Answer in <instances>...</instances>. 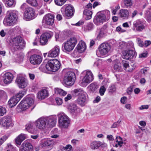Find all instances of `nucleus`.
Segmentation results:
<instances>
[{"mask_svg":"<svg viewBox=\"0 0 151 151\" xmlns=\"http://www.w3.org/2000/svg\"><path fill=\"white\" fill-rule=\"evenodd\" d=\"M56 121L52 116L41 117L37 120L35 122L36 127L40 129L54 127Z\"/></svg>","mask_w":151,"mask_h":151,"instance_id":"1","label":"nucleus"},{"mask_svg":"<svg viewBox=\"0 0 151 151\" xmlns=\"http://www.w3.org/2000/svg\"><path fill=\"white\" fill-rule=\"evenodd\" d=\"M110 12L107 10L98 14L94 19V22L98 25L108 21L110 17Z\"/></svg>","mask_w":151,"mask_h":151,"instance_id":"2","label":"nucleus"},{"mask_svg":"<svg viewBox=\"0 0 151 151\" xmlns=\"http://www.w3.org/2000/svg\"><path fill=\"white\" fill-rule=\"evenodd\" d=\"M18 12L17 11L12 10L8 11L6 17L4 21V24L6 26H13L17 21V18Z\"/></svg>","mask_w":151,"mask_h":151,"instance_id":"3","label":"nucleus"},{"mask_svg":"<svg viewBox=\"0 0 151 151\" xmlns=\"http://www.w3.org/2000/svg\"><path fill=\"white\" fill-rule=\"evenodd\" d=\"M77 41V39L75 37H71L63 44L62 48L63 51L66 52L72 51L76 44Z\"/></svg>","mask_w":151,"mask_h":151,"instance_id":"4","label":"nucleus"},{"mask_svg":"<svg viewBox=\"0 0 151 151\" xmlns=\"http://www.w3.org/2000/svg\"><path fill=\"white\" fill-rule=\"evenodd\" d=\"M60 66V61L56 59L49 60L46 65L45 68L47 70L50 71L55 72L57 71Z\"/></svg>","mask_w":151,"mask_h":151,"instance_id":"5","label":"nucleus"},{"mask_svg":"<svg viewBox=\"0 0 151 151\" xmlns=\"http://www.w3.org/2000/svg\"><path fill=\"white\" fill-rule=\"evenodd\" d=\"M12 47L15 50L23 49L25 46V42L20 36L14 38L12 39Z\"/></svg>","mask_w":151,"mask_h":151,"instance_id":"6","label":"nucleus"},{"mask_svg":"<svg viewBox=\"0 0 151 151\" xmlns=\"http://www.w3.org/2000/svg\"><path fill=\"white\" fill-rule=\"evenodd\" d=\"M27 5L26 4H23L21 6V8L24 10L25 9L24 13V18L27 21L30 20L35 18L36 16L35 12L32 8L28 7L26 8Z\"/></svg>","mask_w":151,"mask_h":151,"instance_id":"7","label":"nucleus"},{"mask_svg":"<svg viewBox=\"0 0 151 151\" xmlns=\"http://www.w3.org/2000/svg\"><path fill=\"white\" fill-rule=\"evenodd\" d=\"M34 103V101L31 97L24 98L18 106V107L22 110H25L28 109Z\"/></svg>","mask_w":151,"mask_h":151,"instance_id":"8","label":"nucleus"},{"mask_svg":"<svg viewBox=\"0 0 151 151\" xmlns=\"http://www.w3.org/2000/svg\"><path fill=\"white\" fill-rule=\"evenodd\" d=\"M26 93L25 89L20 91L19 93L11 98L8 101V103L11 107H13L18 103L21 99Z\"/></svg>","mask_w":151,"mask_h":151,"instance_id":"9","label":"nucleus"},{"mask_svg":"<svg viewBox=\"0 0 151 151\" xmlns=\"http://www.w3.org/2000/svg\"><path fill=\"white\" fill-rule=\"evenodd\" d=\"M60 126L62 128H66L70 124V120L68 117L63 113H61L58 116Z\"/></svg>","mask_w":151,"mask_h":151,"instance_id":"10","label":"nucleus"},{"mask_svg":"<svg viewBox=\"0 0 151 151\" xmlns=\"http://www.w3.org/2000/svg\"><path fill=\"white\" fill-rule=\"evenodd\" d=\"M75 79V74L73 72H68L64 77V82L66 85L71 86L74 84Z\"/></svg>","mask_w":151,"mask_h":151,"instance_id":"11","label":"nucleus"},{"mask_svg":"<svg viewBox=\"0 0 151 151\" xmlns=\"http://www.w3.org/2000/svg\"><path fill=\"white\" fill-rule=\"evenodd\" d=\"M111 49L110 45L108 43H104L99 47L97 54L98 56L101 57L106 54Z\"/></svg>","mask_w":151,"mask_h":151,"instance_id":"12","label":"nucleus"},{"mask_svg":"<svg viewBox=\"0 0 151 151\" xmlns=\"http://www.w3.org/2000/svg\"><path fill=\"white\" fill-rule=\"evenodd\" d=\"M93 76L92 72L89 71H87L85 76L83 78L81 83V85L85 87L90 83L93 79Z\"/></svg>","mask_w":151,"mask_h":151,"instance_id":"13","label":"nucleus"},{"mask_svg":"<svg viewBox=\"0 0 151 151\" xmlns=\"http://www.w3.org/2000/svg\"><path fill=\"white\" fill-rule=\"evenodd\" d=\"M53 35L51 32H45L42 34L40 38V42L42 45H45L47 44L49 40L50 39Z\"/></svg>","mask_w":151,"mask_h":151,"instance_id":"14","label":"nucleus"},{"mask_svg":"<svg viewBox=\"0 0 151 151\" xmlns=\"http://www.w3.org/2000/svg\"><path fill=\"white\" fill-rule=\"evenodd\" d=\"M54 16L50 14H46L43 19L42 23L43 25H52L54 23Z\"/></svg>","mask_w":151,"mask_h":151,"instance_id":"15","label":"nucleus"},{"mask_svg":"<svg viewBox=\"0 0 151 151\" xmlns=\"http://www.w3.org/2000/svg\"><path fill=\"white\" fill-rule=\"evenodd\" d=\"M16 82L19 87L22 88H25L28 84V81L27 79L20 76H17L16 80Z\"/></svg>","mask_w":151,"mask_h":151,"instance_id":"16","label":"nucleus"},{"mask_svg":"<svg viewBox=\"0 0 151 151\" xmlns=\"http://www.w3.org/2000/svg\"><path fill=\"white\" fill-rule=\"evenodd\" d=\"M145 22L144 19H138L134 22L133 25L137 31H142L145 28L144 25Z\"/></svg>","mask_w":151,"mask_h":151,"instance_id":"17","label":"nucleus"},{"mask_svg":"<svg viewBox=\"0 0 151 151\" xmlns=\"http://www.w3.org/2000/svg\"><path fill=\"white\" fill-rule=\"evenodd\" d=\"M2 123L3 126L6 129L10 127H12L13 125L12 119L9 116H4L2 118Z\"/></svg>","mask_w":151,"mask_h":151,"instance_id":"18","label":"nucleus"},{"mask_svg":"<svg viewBox=\"0 0 151 151\" xmlns=\"http://www.w3.org/2000/svg\"><path fill=\"white\" fill-rule=\"evenodd\" d=\"M42 60L41 57L37 55H32L29 59L30 63L34 65L39 64L42 62Z\"/></svg>","mask_w":151,"mask_h":151,"instance_id":"19","label":"nucleus"},{"mask_svg":"<svg viewBox=\"0 0 151 151\" xmlns=\"http://www.w3.org/2000/svg\"><path fill=\"white\" fill-rule=\"evenodd\" d=\"M33 147L31 144L27 142L24 141L19 151H33Z\"/></svg>","mask_w":151,"mask_h":151,"instance_id":"20","label":"nucleus"},{"mask_svg":"<svg viewBox=\"0 0 151 151\" xmlns=\"http://www.w3.org/2000/svg\"><path fill=\"white\" fill-rule=\"evenodd\" d=\"M13 78L14 76L12 73L7 72L3 76V81L4 83L8 84L12 82Z\"/></svg>","mask_w":151,"mask_h":151,"instance_id":"21","label":"nucleus"},{"mask_svg":"<svg viewBox=\"0 0 151 151\" xmlns=\"http://www.w3.org/2000/svg\"><path fill=\"white\" fill-rule=\"evenodd\" d=\"M59 52V47L56 46L49 52L47 56L50 57H56L58 55Z\"/></svg>","mask_w":151,"mask_h":151,"instance_id":"22","label":"nucleus"},{"mask_svg":"<svg viewBox=\"0 0 151 151\" xmlns=\"http://www.w3.org/2000/svg\"><path fill=\"white\" fill-rule=\"evenodd\" d=\"M123 58L127 60L131 59L133 58L135 55L134 52L132 50L123 51Z\"/></svg>","mask_w":151,"mask_h":151,"instance_id":"23","label":"nucleus"},{"mask_svg":"<svg viewBox=\"0 0 151 151\" xmlns=\"http://www.w3.org/2000/svg\"><path fill=\"white\" fill-rule=\"evenodd\" d=\"M53 142L46 139H43L41 140L40 145L43 148H48L49 149H51Z\"/></svg>","mask_w":151,"mask_h":151,"instance_id":"24","label":"nucleus"},{"mask_svg":"<svg viewBox=\"0 0 151 151\" xmlns=\"http://www.w3.org/2000/svg\"><path fill=\"white\" fill-rule=\"evenodd\" d=\"M64 16L66 17L70 18L73 14L74 8L70 6H67L65 8Z\"/></svg>","mask_w":151,"mask_h":151,"instance_id":"25","label":"nucleus"},{"mask_svg":"<svg viewBox=\"0 0 151 151\" xmlns=\"http://www.w3.org/2000/svg\"><path fill=\"white\" fill-rule=\"evenodd\" d=\"M48 96L47 91L45 89H42L38 93L37 97L38 99L42 100L48 97Z\"/></svg>","mask_w":151,"mask_h":151,"instance_id":"26","label":"nucleus"},{"mask_svg":"<svg viewBox=\"0 0 151 151\" xmlns=\"http://www.w3.org/2000/svg\"><path fill=\"white\" fill-rule=\"evenodd\" d=\"M78 52L81 53L83 52L86 48V46L84 42L80 41L76 47Z\"/></svg>","mask_w":151,"mask_h":151,"instance_id":"27","label":"nucleus"},{"mask_svg":"<svg viewBox=\"0 0 151 151\" xmlns=\"http://www.w3.org/2000/svg\"><path fill=\"white\" fill-rule=\"evenodd\" d=\"M86 101V96L85 95H81V96L78 97L76 102L77 103L81 106L85 105Z\"/></svg>","mask_w":151,"mask_h":151,"instance_id":"28","label":"nucleus"},{"mask_svg":"<svg viewBox=\"0 0 151 151\" xmlns=\"http://www.w3.org/2000/svg\"><path fill=\"white\" fill-rule=\"evenodd\" d=\"M119 15L121 17L124 19L128 18L129 15V13L127 9H121L119 13Z\"/></svg>","mask_w":151,"mask_h":151,"instance_id":"29","label":"nucleus"},{"mask_svg":"<svg viewBox=\"0 0 151 151\" xmlns=\"http://www.w3.org/2000/svg\"><path fill=\"white\" fill-rule=\"evenodd\" d=\"M26 138V135L24 134H20L16 138L15 141L16 143L20 145L21 142Z\"/></svg>","mask_w":151,"mask_h":151,"instance_id":"30","label":"nucleus"},{"mask_svg":"<svg viewBox=\"0 0 151 151\" xmlns=\"http://www.w3.org/2000/svg\"><path fill=\"white\" fill-rule=\"evenodd\" d=\"M101 145L100 142L93 141L91 142L90 147L92 150H95L98 149Z\"/></svg>","mask_w":151,"mask_h":151,"instance_id":"31","label":"nucleus"},{"mask_svg":"<svg viewBox=\"0 0 151 151\" xmlns=\"http://www.w3.org/2000/svg\"><path fill=\"white\" fill-rule=\"evenodd\" d=\"M68 109L71 113L73 114H74L76 112L77 106L74 104H71L69 105Z\"/></svg>","mask_w":151,"mask_h":151,"instance_id":"32","label":"nucleus"},{"mask_svg":"<svg viewBox=\"0 0 151 151\" xmlns=\"http://www.w3.org/2000/svg\"><path fill=\"white\" fill-rule=\"evenodd\" d=\"M83 14L86 16L85 18L87 20H89L91 18L92 14V11L88 10L87 9H85L83 12Z\"/></svg>","mask_w":151,"mask_h":151,"instance_id":"33","label":"nucleus"},{"mask_svg":"<svg viewBox=\"0 0 151 151\" xmlns=\"http://www.w3.org/2000/svg\"><path fill=\"white\" fill-rule=\"evenodd\" d=\"M73 94L75 96L79 97L81 95H85L84 94V91L81 88L76 89L73 91Z\"/></svg>","mask_w":151,"mask_h":151,"instance_id":"34","label":"nucleus"},{"mask_svg":"<svg viewBox=\"0 0 151 151\" xmlns=\"http://www.w3.org/2000/svg\"><path fill=\"white\" fill-rule=\"evenodd\" d=\"M94 25L93 23H88L84 27V30L85 32H88L92 30L94 28Z\"/></svg>","mask_w":151,"mask_h":151,"instance_id":"35","label":"nucleus"},{"mask_svg":"<svg viewBox=\"0 0 151 151\" xmlns=\"http://www.w3.org/2000/svg\"><path fill=\"white\" fill-rule=\"evenodd\" d=\"M6 6L14 7L15 6L16 2L14 0H2Z\"/></svg>","mask_w":151,"mask_h":151,"instance_id":"36","label":"nucleus"},{"mask_svg":"<svg viewBox=\"0 0 151 151\" xmlns=\"http://www.w3.org/2000/svg\"><path fill=\"white\" fill-rule=\"evenodd\" d=\"M89 86L90 90L92 93L96 91L99 88V86L96 83H93L91 84Z\"/></svg>","mask_w":151,"mask_h":151,"instance_id":"37","label":"nucleus"},{"mask_svg":"<svg viewBox=\"0 0 151 151\" xmlns=\"http://www.w3.org/2000/svg\"><path fill=\"white\" fill-rule=\"evenodd\" d=\"M125 7L130 8L132 6L133 2L132 0H123Z\"/></svg>","mask_w":151,"mask_h":151,"instance_id":"38","label":"nucleus"},{"mask_svg":"<svg viewBox=\"0 0 151 151\" xmlns=\"http://www.w3.org/2000/svg\"><path fill=\"white\" fill-rule=\"evenodd\" d=\"M55 93L56 94L62 96H65L67 94V92L63 89L57 88L55 89Z\"/></svg>","mask_w":151,"mask_h":151,"instance_id":"39","label":"nucleus"},{"mask_svg":"<svg viewBox=\"0 0 151 151\" xmlns=\"http://www.w3.org/2000/svg\"><path fill=\"white\" fill-rule=\"evenodd\" d=\"M33 124L31 122H29L26 125L25 129L29 132L30 133L32 132V130L33 129Z\"/></svg>","mask_w":151,"mask_h":151,"instance_id":"40","label":"nucleus"},{"mask_svg":"<svg viewBox=\"0 0 151 151\" xmlns=\"http://www.w3.org/2000/svg\"><path fill=\"white\" fill-rule=\"evenodd\" d=\"M146 19L149 22H151V8L146 11Z\"/></svg>","mask_w":151,"mask_h":151,"instance_id":"41","label":"nucleus"},{"mask_svg":"<svg viewBox=\"0 0 151 151\" xmlns=\"http://www.w3.org/2000/svg\"><path fill=\"white\" fill-rule=\"evenodd\" d=\"M116 142L118 143L119 146L121 147L122 146V144L123 143L122 138L120 136H117L116 137Z\"/></svg>","mask_w":151,"mask_h":151,"instance_id":"42","label":"nucleus"},{"mask_svg":"<svg viewBox=\"0 0 151 151\" xmlns=\"http://www.w3.org/2000/svg\"><path fill=\"white\" fill-rule=\"evenodd\" d=\"M26 2L28 4L33 6H36L37 4L36 0H27Z\"/></svg>","mask_w":151,"mask_h":151,"instance_id":"43","label":"nucleus"},{"mask_svg":"<svg viewBox=\"0 0 151 151\" xmlns=\"http://www.w3.org/2000/svg\"><path fill=\"white\" fill-rule=\"evenodd\" d=\"M6 108L2 106H0V116H3L6 114Z\"/></svg>","mask_w":151,"mask_h":151,"instance_id":"44","label":"nucleus"},{"mask_svg":"<svg viewBox=\"0 0 151 151\" xmlns=\"http://www.w3.org/2000/svg\"><path fill=\"white\" fill-rule=\"evenodd\" d=\"M55 4L58 6H62L66 1V0H54Z\"/></svg>","mask_w":151,"mask_h":151,"instance_id":"45","label":"nucleus"},{"mask_svg":"<svg viewBox=\"0 0 151 151\" xmlns=\"http://www.w3.org/2000/svg\"><path fill=\"white\" fill-rule=\"evenodd\" d=\"M116 88L114 85H111L109 88V93H112L116 91Z\"/></svg>","mask_w":151,"mask_h":151,"instance_id":"46","label":"nucleus"},{"mask_svg":"<svg viewBox=\"0 0 151 151\" xmlns=\"http://www.w3.org/2000/svg\"><path fill=\"white\" fill-rule=\"evenodd\" d=\"M106 90L104 86H101L100 88L99 92L101 96H103Z\"/></svg>","mask_w":151,"mask_h":151,"instance_id":"47","label":"nucleus"},{"mask_svg":"<svg viewBox=\"0 0 151 151\" xmlns=\"http://www.w3.org/2000/svg\"><path fill=\"white\" fill-rule=\"evenodd\" d=\"M134 86L133 85H132L127 88V92L129 95H130L131 94L133 91Z\"/></svg>","mask_w":151,"mask_h":151,"instance_id":"48","label":"nucleus"},{"mask_svg":"<svg viewBox=\"0 0 151 151\" xmlns=\"http://www.w3.org/2000/svg\"><path fill=\"white\" fill-rule=\"evenodd\" d=\"M55 101L58 105H61L63 103V100L61 98H56L55 99Z\"/></svg>","mask_w":151,"mask_h":151,"instance_id":"49","label":"nucleus"},{"mask_svg":"<svg viewBox=\"0 0 151 151\" xmlns=\"http://www.w3.org/2000/svg\"><path fill=\"white\" fill-rule=\"evenodd\" d=\"M134 68H135L134 66H132V65L130 66L129 65L128 67H127L126 70L127 72H131L133 70Z\"/></svg>","mask_w":151,"mask_h":151,"instance_id":"50","label":"nucleus"},{"mask_svg":"<svg viewBox=\"0 0 151 151\" xmlns=\"http://www.w3.org/2000/svg\"><path fill=\"white\" fill-rule=\"evenodd\" d=\"M72 148V146L70 145H68L65 147H63V149L66 151H70Z\"/></svg>","mask_w":151,"mask_h":151,"instance_id":"51","label":"nucleus"},{"mask_svg":"<svg viewBox=\"0 0 151 151\" xmlns=\"http://www.w3.org/2000/svg\"><path fill=\"white\" fill-rule=\"evenodd\" d=\"M122 65L124 67V69L126 70L127 67H128V66H129V64L127 61L124 60L122 61Z\"/></svg>","mask_w":151,"mask_h":151,"instance_id":"52","label":"nucleus"},{"mask_svg":"<svg viewBox=\"0 0 151 151\" xmlns=\"http://www.w3.org/2000/svg\"><path fill=\"white\" fill-rule=\"evenodd\" d=\"M147 52H146L144 53H142L139 55V58H145L147 57Z\"/></svg>","mask_w":151,"mask_h":151,"instance_id":"53","label":"nucleus"},{"mask_svg":"<svg viewBox=\"0 0 151 151\" xmlns=\"http://www.w3.org/2000/svg\"><path fill=\"white\" fill-rule=\"evenodd\" d=\"M137 44L139 45L141 47H142L143 46V43L142 41L139 38H137Z\"/></svg>","mask_w":151,"mask_h":151,"instance_id":"54","label":"nucleus"},{"mask_svg":"<svg viewBox=\"0 0 151 151\" xmlns=\"http://www.w3.org/2000/svg\"><path fill=\"white\" fill-rule=\"evenodd\" d=\"M114 70H116L119 71V70H120L121 67L118 64H116L114 65Z\"/></svg>","mask_w":151,"mask_h":151,"instance_id":"55","label":"nucleus"},{"mask_svg":"<svg viewBox=\"0 0 151 151\" xmlns=\"http://www.w3.org/2000/svg\"><path fill=\"white\" fill-rule=\"evenodd\" d=\"M6 94V93L4 91L2 90H0V100Z\"/></svg>","mask_w":151,"mask_h":151,"instance_id":"56","label":"nucleus"},{"mask_svg":"<svg viewBox=\"0 0 151 151\" xmlns=\"http://www.w3.org/2000/svg\"><path fill=\"white\" fill-rule=\"evenodd\" d=\"M40 40V38L38 37H36L33 42V45H37V43Z\"/></svg>","mask_w":151,"mask_h":151,"instance_id":"57","label":"nucleus"},{"mask_svg":"<svg viewBox=\"0 0 151 151\" xmlns=\"http://www.w3.org/2000/svg\"><path fill=\"white\" fill-rule=\"evenodd\" d=\"M116 30L117 31L120 32V33L124 32H125L126 30L124 29H122L120 27L118 26L116 28Z\"/></svg>","mask_w":151,"mask_h":151,"instance_id":"58","label":"nucleus"},{"mask_svg":"<svg viewBox=\"0 0 151 151\" xmlns=\"http://www.w3.org/2000/svg\"><path fill=\"white\" fill-rule=\"evenodd\" d=\"M72 96L70 94H68L66 97L64 99L65 101H68L71 99Z\"/></svg>","mask_w":151,"mask_h":151,"instance_id":"59","label":"nucleus"},{"mask_svg":"<svg viewBox=\"0 0 151 151\" xmlns=\"http://www.w3.org/2000/svg\"><path fill=\"white\" fill-rule=\"evenodd\" d=\"M127 98L125 96H123L122 97L121 99V102L123 104H125L126 102Z\"/></svg>","mask_w":151,"mask_h":151,"instance_id":"60","label":"nucleus"},{"mask_svg":"<svg viewBox=\"0 0 151 151\" xmlns=\"http://www.w3.org/2000/svg\"><path fill=\"white\" fill-rule=\"evenodd\" d=\"M92 4L89 3L85 7V9H87L88 10L91 9L92 8Z\"/></svg>","mask_w":151,"mask_h":151,"instance_id":"61","label":"nucleus"},{"mask_svg":"<svg viewBox=\"0 0 151 151\" xmlns=\"http://www.w3.org/2000/svg\"><path fill=\"white\" fill-rule=\"evenodd\" d=\"M84 23V22L82 21H80L77 23H76L75 25L76 26H78L82 25Z\"/></svg>","mask_w":151,"mask_h":151,"instance_id":"62","label":"nucleus"},{"mask_svg":"<svg viewBox=\"0 0 151 151\" xmlns=\"http://www.w3.org/2000/svg\"><path fill=\"white\" fill-rule=\"evenodd\" d=\"M8 137L6 135H4L0 139L1 140L4 142L8 138Z\"/></svg>","mask_w":151,"mask_h":151,"instance_id":"63","label":"nucleus"},{"mask_svg":"<svg viewBox=\"0 0 151 151\" xmlns=\"http://www.w3.org/2000/svg\"><path fill=\"white\" fill-rule=\"evenodd\" d=\"M6 35V33L4 32V30H2L0 32V35L2 37H4Z\"/></svg>","mask_w":151,"mask_h":151,"instance_id":"64","label":"nucleus"}]
</instances>
